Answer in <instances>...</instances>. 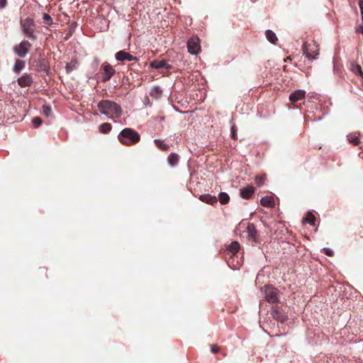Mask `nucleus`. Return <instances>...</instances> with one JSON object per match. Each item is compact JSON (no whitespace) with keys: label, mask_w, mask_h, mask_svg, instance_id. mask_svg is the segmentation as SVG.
<instances>
[{"label":"nucleus","mask_w":363,"mask_h":363,"mask_svg":"<svg viewBox=\"0 0 363 363\" xmlns=\"http://www.w3.org/2000/svg\"><path fill=\"white\" fill-rule=\"evenodd\" d=\"M265 179H266L265 175L257 176L255 177V182L257 186H260L264 184Z\"/></svg>","instance_id":"c756f323"},{"label":"nucleus","mask_w":363,"mask_h":363,"mask_svg":"<svg viewBox=\"0 0 363 363\" xmlns=\"http://www.w3.org/2000/svg\"><path fill=\"white\" fill-rule=\"evenodd\" d=\"M306 92L303 90H296L291 93L289 96V101L292 104H295L296 102L305 99Z\"/></svg>","instance_id":"f8f14e48"},{"label":"nucleus","mask_w":363,"mask_h":363,"mask_svg":"<svg viewBox=\"0 0 363 363\" xmlns=\"http://www.w3.org/2000/svg\"><path fill=\"white\" fill-rule=\"evenodd\" d=\"M32 123L35 128H38L42 124V120L39 117H35L33 118Z\"/></svg>","instance_id":"2f4dec72"},{"label":"nucleus","mask_w":363,"mask_h":363,"mask_svg":"<svg viewBox=\"0 0 363 363\" xmlns=\"http://www.w3.org/2000/svg\"><path fill=\"white\" fill-rule=\"evenodd\" d=\"M240 244L237 241L232 242L229 245L227 246L226 250L228 254L230 255V257L235 256L236 254L239 252L240 250Z\"/></svg>","instance_id":"2eb2a0df"},{"label":"nucleus","mask_w":363,"mask_h":363,"mask_svg":"<svg viewBox=\"0 0 363 363\" xmlns=\"http://www.w3.org/2000/svg\"><path fill=\"white\" fill-rule=\"evenodd\" d=\"M24 67L25 62L20 60H16L13 67V71L16 74H18Z\"/></svg>","instance_id":"412c9836"},{"label":"nucleus","mask_w":363,"mask_h":363,"mask_svg":"<svg viewBox=\"0 0 363 363\" xmlns=\"http://www.w3.org/2000/svg\"><path fill=\"white\" fill-rule=\"evenodd\" d=\"M211 350L212 353L216 354L220 350V347L218 345H213L211 347Z\"/></svg>","instance_id":"72a5a7b5"},{"label":"nucleus","mask_w":363,"mask_h":363,"mask_svg":"<svg viewBox=\"0 0 363 363\" xmlns=\"http://www.w3.org/2000/svg\"><path fill=\"white\" fill-rule=\"evenodd\" d=\"M97 107L101 113L111 119L118 118L122 114L121 107L113 101L101 100Z\"/></svg>","instance_id":"f257e3e1"},{"label":"nucleus","mask_w":363,"mask_h":363,"mask_svg":"<svg viewBox=\"0 0 363 363\" xmlns=\"http://www.w3.org/2000/svg\"><path fill=\"white\" fill-rule=\"evenodd\" d=\"M116 59L119 62H123L125 60L128 61H135L138 62V58L135 56L130 55V53L125 52V50H121L116 53Z\"/></svg>","instance_id":"1a4fd4ad"},{"label":"nucleus","mask_w":363,"mask_h":363,"mask_svg":"<svg viewBox=\"0 0 363 363\" xmlns=\"http://www.w3.org/2000/svg\"><path fill=\"white\" fill-rule=\"evenodd\" d=\"M271 315L274 320L281 323H284L286 318L284 311L278 306L272 307Z\"/></svg>","instance_id":"9d476101"},{"label":"nucleus","mask_w":363,"mask_h":363,"mask_svg":"<svg viewBox=\"0 0 363 363\" xmlns=\"http://www.w3.org/2000/svg\"><path fill=\"white\" fill-rule=\"evenodd\" d=\"M17 82L21 87H26L31 86L33 82V79L30 74L24 73L18 79Z\"/></svg>","instance_id":"9b49d317"},{"label":"nucleus","mask_w":363,"mask_h":363,"mask_svg":"<svg viewBox=\"0 0 363 363\" xmlns=\"http://www.w3.org/2000/svg\"><path fill=\"white\" fill-rule=\"evenodd\" d=\"M265 35L268 41L272 44L275 45L278 41V38H277L276 34L271 30H266Z\"/></svg>","instance_id":"aec40b11"},{"label":"nucleus","mask_w":363,"mask_h":363,"mask_svg":"<svg viewBox=\"0 0 363 363\" xmlns=\"http://www.w3.org/2000/svg\"><path fill=\"white\" fill-rule=\"evenodd\" d=\"M261 291L266 301L277 303L279 301L278 290L272 285H265L261 288Z\"/></svg>","instance_id":"20e7f679"},{"label":"nucleus","mask_w":363,"mask_h":363,"mask_svg":"<svg viewBox=\"0 0 363 363\" xmlns=\"http://www.w3.org/2000/svg\"><path fill=\"white\" fill-rule=\"evenodd\" d=\"M7 4V0H0V8L4 9Z\"/></svg>","instance_id":"e433bc0d"},{"label":"nucleus","mask_w":363,"mask_h":363,"mask_svg":"<svg viewBox=\"0 0 363 363\" xmlns=\"http://www.w3.org/2000/svg\"><path fill=\"white\" fill-rule=\"evenodd\" d=\"M325 254L328 256L332 257L334 255V252L332 250L329 248H324Z\"/></svg>","instance_id":"c9c22d12"},{"label":"nucleus","mask_w":363,"mask_h":363,"mask_svg":"<svg viewBox=\"0 0 363 363\" xmlns=\"http://www.w3.org/2000/svg\"><path fill=\"white\" fill-rule=\"evenodd\" d=\"M315 218L313 214L308 213L304 218V221L310 223L312 225H315Z\"/></svg>","instance_id":"c85d7f7f"},{"label":"nucleus","mask_w":363,"mask_h":363,"mask_svg":"<svg viewBox=\"0 0 363 363\" xmlns=\"http://www.w3.org/2000/svg\"><path fill=\"white\" fill-rule=\"evenodd\" d=\"M43 113L46 116H50L52 114V109L49 105L45 104L43 106Z\"/></svg>","instance_id":"7c9ffc66"},{"label":"nucleus","mask_w":363,"mask_h":363,"mask_svg":"<svg viewBox=\"0 0 363 363\" xmlns=\"http://www.w3.org/2000/svg\"><path fill=\"white\" fill-rule=\"evenodd\" d=\"M360 136L361 134L359 133L356 132L350 133L347 136V138L350 143L352 144L353 145H358L361 143Z\"/></svg>","instance_id":"a211bd4d"},{"label":"nucleus","mask_w":363,"mask_h":363,"mask_svg":"<svg viewBox=\"0 0 363 363\" xmlns=\"http://www.w3.org/2000/svg\"><path fill=\"white\" fill-rule=\"evenodd\" d=\"M247 237L253 242H257V231L253 223H249L247 228Z\"/></svg>","instance_id":"4468645a"},{"label":"nucleus","mask_w":363,"mask_h":363,"mask_svg":"<svg viewBox=\"0 0 363 363\" xmlns=\"http://www.w3.org/2000/svg\"><path fill=\"white\" fill-rule=\"evenodd\" d=\"M188 51L192 55H196L201 50L200 40L197 37L191 38L187 42Z\"/></svg>","instance_id":"6e6552de"},{"label":"nucleus","mask_w":363,"mask_h":363,"mask_svg":"<svg viewBox=\"0 0 363 363\" xmlns=\"http://www.w3.org/2000/svg\"><path fill=\"white\" fill-rule=\"evenodd\" d=\"M231 135L233 139H237V130L235 125H233L231 128Z\"/></svg>","instance_id":"f704fd0d"},{"label":"nucleus","mask_w":363,"mask_h":363,"mask_svg":"<svg viewBox=\"0 0 363 363\" xmlns=\"http://www.w3.org/2000/svg\"><path fill=\"white\" fill-rule=\"evenodd\" d=\"M150 66L155 69H165L169 70L172 66L167 63L165 60H153L150 63Z\"/></svg>","instance_id":"ddd939ff"},{"label":"nucleus","mask_w":363,"mask_h":363,"mask_svg":"<svg viewBox=\"0 0 363 363\" xmlns=\"http://www.w3.org/2000/svg\"><path fill=\"white\" fill-rule=\"evenodd\" d=\"M101 70L102 71V82H104L110 80L116 73L113 67L108 62H104L101 65Z\"/></svg>","instance_id":"0eeeda50"},{"label":"nucleus","mask_w":363,"mask_h":363,"mask_svg":"<svg viewBox=\"0 0 363 363\" xmlns=\"http://www.w3.org/2000/svg\"><path fill=\"white\" fill-rule=\"evenodd\" d=\"M43 20H44V22L48 24V25H50L52 23V18H51V16L48 14V13H44L43 14Z\"/></svg>","instance_id":"473e14b6"},{"label":"nucleus","mask_w":363,"mask_h":363,"mask_svg":"<svg viewBox=\"0 0 363 363\" xmlns=\"http://www.w3.org/2000/svg\"><path fill=\"white\" fill-rule=\"evenodd\" d=\"M21 28L25 35L30 39L35 40L34 35L35 23L32 18H27L21 22Z\"/></svg>","instance_id":"39448f33"},{"label":"nucleus","mask_w":363,"mask_h":363,"mask_svg":"<svg viewBox=\"0 0 363 363\" xmlns=\"http://www.w3.org/2000/svg\"><path fill=\"white\" fill-rule=\"evenodd\" d=\"M179 160V157L176 153H171L168 157V162L171 166L176 165Z\"/></svg>","instance_id":"4be33fe9"},{"label":"nucleus","mask_w":363,"mask_h":363,"mask_svg":"<svg viewBox=\"0 0 363 363\" xmlns=\"http://www.w3.org/2000/svg\"><path fill=\"white\" fill-rule=\"evenodd\" d=\"M112 126L108 123H102L99 126L100 132L102 133H108L111 130Z\"/></svg>","instance_id":"bb28decb"},{"label":"nucleus","mask_w":363,"mask_h":363,"mask_svg":"<svg viewBox=\"0 0 363 363\" xmlns=\"http://www.w3.org/2000/svg\"><path fill=\"white\" fill-rule=\"evenodd\" d=\"M162 91L160 86H154L150 93L152 97L157 99L162 95Z\"/></svg>","instance_id":"393cba45"},{"label":"nucleus","mask_w":363,"mask_h":363,"mask_svg":"<svg viewBox=\"0 0 363 363\" xmlns=\"http://www.w3.org/2000/svg\"><path fill=\"white\" fill-rule=\"evenodd\" d=\"M31 44L28 40H23L18 45L13 47L14 52L20 57H24L28 54Z\"/></svg>","instance_id":"423d86ee"},{"label":"nucleus","mask_w":363,"mask_h":363,"mask_svg":"<svg viewBox=\"0 0 363 363\" xmlns=\"http://www.w3.org/2000/svg\"><path fill=\"white\" fill-rule=\"evenodd\" d=\"M255 193V188L252 186H247L240 190V196L244 199H250Z\"/></svg>","instance_id":"dca6fc26"},{"label":"nucleus","mask_w":363,"mask_h":363,"mask_svg":"<svg viewBox=\"0 0 363 363\" xmlns=\"http://www.w3.org/2000/svg\"><path fill=\"white\" fill-rule=\"evenodd\" d=\"M118 140L125 146H131L140 142V135L134 129L125 128L118 135Z\"/></svg>","instance_id":"f03ea898"},{"label":"nucleus","mask_w":363,"mask_h":363,"mask_svg":"<svg viewBox=\"0 0 363 363\" xmlns=\"http://www.w3.org/2000/svg\"><path fill=\"white\" fill-rule=\"evenodd\" d=\"M218 200L223 205L226 204L230 201V196L225 192H220L218 195Z\"/></svg>","instance_id":"b1692460"},{"label":"nucleus","mask_w":363,"mask_h":363,"mask_svg":"<svg viewBox=\"0 0 363 363\" xmlns=\"http://www.w3.org/2000/svg\"><path fill=\"white\" fill-rule=\"evenodd\" d=\"M303 53L309 60L317 59L319 55V45L315 41L305 43L302 46Z\"/></svg>","instance_id":"7ed1b4c3"},{"label":"nucleus","mask_w":363,"mask_h":363,"mask_svg":"<svg viewBox=\"0 0 363 363\" xmlns=\"http://www.w3.org/2000/svg\"><path fill=\"white\" fill-rule=\"evenodd\" d=\"M199 199L208 204L214 205L218 202V198L209 194H202L199 196Z\"/></svg>","instance_id":"f3484780"},{"label":"nucleus","mask_w":363,"mask_h":363,"mask_svg":"<svg viewBox=\"0 0 363 363\" xmlns=\"http://www.w3.org/2000/svg\"><path fill=\"white\" fill-rule=\"evenodd\" d=\"M352 71L356 74H359L362 77H363V71L360 65L357 64H352Z\"/></svg>","instance_id":"cd10ccee"},{"label":"nucleus","mask_w":363,"mask_h":363,"mask_svg":"<svg viewBox=\"0 0 363 363\" xmlns=\"http://www.w3.org/2000/svg\"><path fill=\"white\" fill-rule=\"evenodd\" d=\"M154 143L159 149L163 151L167 150L169 147L167 144L164 143L163 140L160 139H155Z\"/></svg>","instance_id":"5701e85b"},{"label":"nucleus","mask_w":363,"mask_h":363,"mask_svg":"<svg viewBox=\"0 0 363 363\" xmlns=\"http://www.w3.org/2000/svg\"><path fill=\"white\" fill-rule=\"evenodd\" d=\"M260 204L264 207L272 208L274 206L275 202L272 196H267L261 199Z\"/></svg>","instance_id":"6ab92c4d"},{"label":"nucleus","mask_w":363,"mask_h":363,"mask_svg":"<svg viewBox=\"0 0 363 363\" xmlns=\"http://www.w3.org/2000/svg\"><path fill=\"white\" fill-rule=\"evenodd\" d=\"M360 11H361V16H362V25H360L357 28V32L363 34V0H359L358 2Z\"/></svg>","instance_id":"a878e982"}]
</instances>
